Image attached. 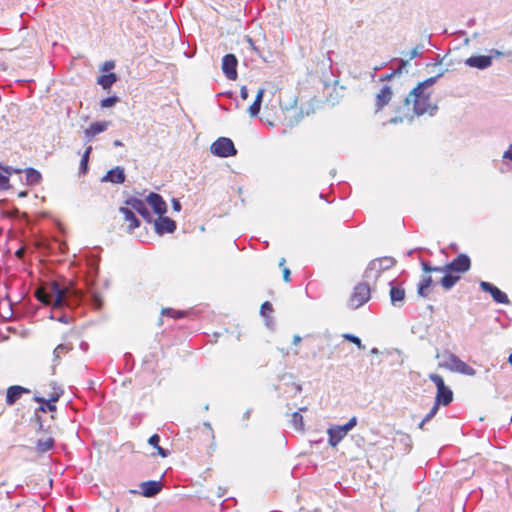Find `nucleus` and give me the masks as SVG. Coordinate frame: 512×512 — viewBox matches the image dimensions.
I'll list each match as a JSON object with an SVG mask.
<instances>
[{
  "label": "nucleus",
  "mask_w": 512,
  "mask_h": 512,
  "mask_svg": "<svg viewBox=\"0 0 512 512\" xmlns=\"http://www.w3.org/2000/svg\"><path fill=\"white\" fill-rule=\"evenodd\" d=\"M442 75L443 74L440 73L420 82L405 98V106L408 107L412 103L413 112L417 116H421L425 113L433 115L437 106L431 104V92H429L428 89L432 87Z\"/></svg>",
  "instance_id": "1"
},
{
  "label": "nucleus",
  "mask_w": 512,
  "mask_h": 512,
  "mask_svg": "<svg viewBox=\"0 0 512 512\" xmlns=\"http://www.w3.org/2000/svg\"><path fill=\"white\" fill-rule=\"evenodd\" d=\"M67 294V288L61 287L59 283L54 281L46 288L38 290L36 292V297L40 302L46 305L62 307L67 303Z\"/></svg>",
  "instance_id": "2"
},
{
  "label": "nucleus",
  "mask_w": 512,
  "mask_h": 512,
  "mask_svg": "<svg viewBox=\"0 0 512 512\" xmlns=\"http://www.w3.org/2000/svg\"><path fill=\"white\" fill-rule=\"evenodd\" d=\"M442 361L439 363L440 367H443L451 372L474 376L476 374L475 369L462 361L457 355L451 352H444L442 354Z\"/></svg>",
  "instance_id": "3"
},
{
  "label": "nucleus",
  "mask_w": 512,
  "mask_h": 512,
  "mask_svg": "<svg viewBox=\"0 0 512 512\" xmlns=\"http://www.w3.org/2000/svg\"><path fill=\"white\" fill-rule=\"evenodd\" d=\"M395 264L392 257H381L372 260L366 268L363 277L369 280H376L383 271L390 269Z\"/></svg>",
  "instance_id": "4"
},
{
  "label": "nucleus",
  "mask_w": 512,
  "mask_h": 512,
  "mask_svg": "<svg viewBox=\"0 0 512 512\" xmlns=\"http://www.w3.org/2000/svg\"><path fill=\"white\" fill-rule=\"evenodd\" d=\"M429 379L437 388L434 402L440 406H448L453 401V391L445 385L443 378L439 374L431 373Z\"/></svg>",
  "instance_id": "5"
},
{
  "label": "nucleus",
  "mask_w": 512,
  "mask_h": 512,
  "mask_svg": "<svg viewBox=\"0 0 512 512\" xmlns=\"http://www.w3.org/2000/svg\"><path fill=\"white\" fill-rule=\"evenodd\" d=\"M371 297V289L368 283H358L349 298L348 305L352 309H358L369 301Z\"/></svg>",
  "instance_id": "6"
},
{
  "label": "nucleus",
  "mask_w": 512,
  "mask_h": 512,
  "mask_svg": "<svg viewBox=\"0 0 512 512\" xmlns=\"http://www.w3.org/2000/svg\"><path fill=\"white\" fill-rule=\"evenodd\" d=\"M210 150L213 155L221 158H228L237 154L233 141L227 137H219L212 143Z\"/></svg>",
  "instance_id": "7"
},
{
  "label": "nucleus",
  "mask_w": 512,
  "mask_h": 512,
  "mask_svg": "<svg viewBox=\"0 0 512 512\" xmlns=\"http://www.w3.org/2000/svg\"><path fill=\"white\" fill-rule=\"evenodd\" d=\"M124 203L126 206L131 207L133 211H136L146 222H153L152 214L143 200L136 197H129Z\"/></svg>",
  "instance_id": "8"
},
{
  "label": "nucleus",
  "mask_w": 512,
  "mask_h": 512,
  "mask_svg": "<svg viewBox=\"0 0 512 512\" xmlns=\"http://www.w3.org/2000/svg\"><path fill=\"white\" fill-rule=\"evenodd\" d=\"M471 267V260L466 254H459L451 262L446 264L448 272L462 274L467 272Z\"/></svg>",
  "instance_id": "9"
},
{
  "label": "nucleus",
  "mask_w": 512,
  "mask_h": 512,
  "mask_svg": "<svg viewBox=\"0 0 512 512\" xmlns=\"http://www.w3.org/2000/svg\"><path fill=\"white\" fill-rule=\"evenodd\" d=\"M237 65L238 60L234 54H226L222 58V71L227 79L236 80L237 79Z\"/></svg>",
  "instance_id": "10"
},
{
  "label": "nucleus",
  "mask_w": 512,
  "mask_h": 512,
  "mask_svg": "<svg viewBox=\"0 0 512 512\" xmlns=\"http://www.w3.org/2000/svg\"><path fill=\"white\" fill-rule=\"evenodd\" d=\"M480 288L483 291L490 293L491 297L496 303L506 305L510 304V300L507 294L501 291L498 287L494 286L493 284L486 281H481Z\"/></svg>",
  "instance_id": "11"
},
{
  "label": "nucleus",
  "mask_w": 512,
  "mask_h": 512,
  "mask_svg": "<svg viewBox=\"0 0 512 512\" xmlns=\"http://www.w3.org/2000/svg\"><path fill=\"white\" fill-rule=\"evenodd\" d=\"M154 228L158 235L173 233L176 230V222L171 218L162 215L154 220Z\"/></svg>",
  "instance_id": "12"
},
{
  "label": "nucleus",
  "mask_w": 512,
  "mask_h": 512,
  "mask_svg": "<svg viewBox=\"0 0 512 512\" xmlns=\"http://www.w3.org/2000/svg\"><path fill=\"white\" fill-rule=\"evenodd\" d=\"M493 56L472 55L465 60V64L472 68L484 70L492 65Z\"/></svg>",
  "instance_id": "13"
},
{
  "label": "nucleus",
  "mask_w": 512,
  "mask_h": 512,
  "mask_svg": "<svg viewBox=\"0 0 512 512\" xmlns=\"http://www.w3.org/2000/svg\"><path fill=\"white\" fill-rule=\"evenodd\" d=\"M126 180L125 170L121 166H116L107 171L101 178V182H110L112 184H123Z\"/></svg>",
  "instance_id": "14"
},
{
  "label": "nucleus",
  "mask_w": 512,
  "mask_h": 512,
  "mask_svg": "<svg viewBox=\"0 0 512 512\" xmlns=\"http://www.w3.org/2000/svg\"><path fill=\"white\" fill-rule=\"evenodd\" d=\"M146 201L148 204L152 207L154 212L158 214L159 216H162L167 211V205L162 196L158 193L151 192L147 198Z\"/></svg>",
  "instance_id": "15"
},
{
  "label": "nucleus",
  "mask_w": 512,
  "mask_h": 512,
  "mask_svg": "<svg viewBox=\"0 0 512 512\" xmlns=\"http://www.w3.org/2000/svg\"><path fill=\"white\" fill-rule=\"evenodd\" d=\"M108 126H109L108 121H98V122L92 123L84 131L85 142L86 143L91 142L97 134H100V133L106 131Z\"/></svg>",
  "instance_id": "16"
},
{
  "label": "nucleus",
  "mask_w": 512,
  "mask_h": 512,
  "mask_svg": "<svg viewBox=\"0 0 512 512\" xmlns=\"http://www.w3.org/2000/svg\"><path fill=\"white\" fill-rule=\"evenodd\" d=\"M28 393H30L29 389L19 385H12L7 389L5 401L7 405L12 406L22 397L23 394Z\"/></svg>",
  "instance_id": "17"
},
{
  "label": "nucleus",
  "mask_w": 512,
  "mask_h": 512,
  "mask_svg": "<svg viewBox=\"0 0 512 512\" xmlns=\"http://www.w3.org/2000/svg\"><path fill=\"white\" fill-rule=\"evenodd\" d=\"M141 494L144 497L152 498L159 494L162 490V483L160 481H145L140 484Z\"/></svg>",
  "instance_id": "18"
},
{
  "label": "nucleus",
  "mask_w": 512,
  "mask_h": 512,
  "mask_svg": "<svg viewBox=\"0 0 512 512\" xmlns=\"http://www.w3.org/2000/svg\"><path fill=\"white\" fill-rule=\"evenodd\" d=\"M392 98V89L389 85H384L376 95V111H380L386 106Z\"/></svg>",
  "instance_id": "19"
},
{
  "label": "nucleus",
  "mask_w": 512,
  "mask_h": 512,
  "mask_svg": "<svg viewBox=\"0 0 512 512\" xmlns=\"http://www.w3.org/2000/svg\"><path fill=\"white\" fill-rule=\"evenodd\" d=\"M119 212L123 215L124 220L129 223L128 230L132 232L140 226V221L136 217L131 207H120Z\"/></svg>",
  "instance_id": "20"
},
{
  "label": "nucleus",
  "mask_w": 512,
  "mask_h": 512,
  "mask_svg": "<svg viewBox=\"0 0 512 512\" xmlns=\"http://www.w3.org/2000/svg\"><path fill=\"white\" fill-rule=\"evenodd\" d=\"M328 442L332 447H336L346 436L339 425L332 426L328 429Z\"/></svg>",
  "instance_id": "21"
},
{
  "label": "nucleus",
  "mask_w": 512,
  "mask_h": 512,
  "mask_svg": "<svg viewBox=\"0 0 512 512\" xmlns=\"http://www.w3.org/2000/svg\"><path fill=\"white\" fill-rule=\"evenodd\" d=\"M20 169H14L12 167H3L0 165V190H6L9 188V177L13 173H20Z\"/></svg>",
  "instance_id": "22"
},
{
  "label": "nucleus",
  "mask_w": 512,
  "mask_h": 512,
  "mask_svg": "<svg viewBox=\"0 0 512 512\" xmlns=\"http://www.w3.org/2000/svg\"><path fill=\"white\" fill-rule=\"evenodd\" d=\"M21 172H24L25 173V178H26V184L27 185H30V186H35L37 184L40 183L41 179H42V176H41V173L32 168V167H29V168H26L24 170L20 169Z\"/></svg>",
  "instance_id": "23"
},
{
  "label": "nucleus",
  "mask_w": 512,
  "mask_h": 512,
  "mask_svg": "<svg viewBox=\"0 0 512 512\" xmlns=\"http://www.w3.org/2000/svg\"><path fill=\"white\" fill-rule=\"evenodd\" d=\"M62 391L60 392H54L50 395V397L48 399H45L43 397H38L36 396L34 398V400L38 403H41V404H47L48 405V411H56V405H55V402H57L59 400V398L61 397L62 395Z\"/></svg>",
  "instance_id": "24"
},
{
  "label": "nucleus",
  "mask_w": 512,
  "mask_h": 512,
  "mask_svg": "<svg viewBox=\"0 0 512 512\" xmlns=\"http://www.w3.org/2000/svg\"><path fill=\"white\" fill-rule=\"evenodd\" d=\"M394 442L403 446L404 452H409L412 448V438L409 434L397 432Z\"/></svg>",
  "instance_id": "25"
},
{
  "label": "nucleus",
  "mask_w": 512,
  "mask_h": 512,
  "mask_svg": "<svg viewBox=\"0 0 512 512\" xmlns=\"http://www.w3.org/2000/svg\"><path fill=\"white\" fill-rule=\"evenodd\" d=\"M459 280L460 275H455V273L452 272H446L441 278L440 284L445 290H450Z\"/></svg>",
  "instance_id": "26"
},
{
  "label": "nucleus",
  "mask_w": 512,
  "mask_h": 512,
  "mask_svg": "<svg viewBox=\"0 0 512 512\" xmlns=\"http://www.w3.org/2000/svg\"><path fill=\"white\" fill-rule=\"evenodd\" d=\"M55 440L52 437L39 439L36 443V450L39 453H46L53 449Z\"/></svg>",
  "instance_id": "27"
},
{
  "label": "nucleus",
  "mask_w": 512,
  "mask_h": 512,
  "mask_svg": "<svg viewBox=\"0 0 512 512\" xmlns=\"http://www.w3.org/2000/svg\"><path fill=\"white\" fill-rule=\"evenodd\" d=\"M116 81L117 76L115 73L103 74L98 78V84L105 90L110 89Z\"/></svg>",
  "instance_id": "28"
},
{
  "label": "nucleus",
  "mask_w": 512,
  "mask_h": 512,
  "mask_svg": "<svg viewBox=\"0 0 512 512\" xmlns=\"http://www.w3.org/2000/svg\"><path fill=\"white\" fill-rule=\"evenodd\" d=\"M405 298V290L401 287L391 286L390 288V299L393 305H397L398 302H403Z\"/></svg>",
  "instance_id": "29"
},
{
  "label": "nucleus",
  "mask_w": 512,
  "mask_h": 512,
  "mask_svg": "<svg viewBox=\"0 0 512 512\" xmlns=\"http://www.w3.org/2000/svg\"><path fill=\"white\" fill-rule=\"evenodd\" d=\"M159 442H160V436L158 434H153L152 436H150V438L148 440L149 445H151L154 448H156L158 454L161 457L165 458V457L168 456L169 451L164 449V448H162L161 446H159Z\"/></svg>",
  "instance_id": "30"
},
{
  "label": "nucleus",
  "mask_w": 512,
  "mask_h": 512,
  "mask_svg": "<svg viewBox=\"0 0 512 512\" xmlns=\"http://www.w3.org/2000/svg\"><path fill=\"white\" fill-rule=\"evenodd\" d=\"M91 151H92V146H88L82 155V158L80 161V168H79L81 174H85L88 171V161H89V155H90Z\"/></svg>",
  "instance_id": "31"
},
{
  "label": "nucleus",
  "mask_w": 512,
  "mask_h": 512,
  "mask_svg": "<svg viewBox=\"0 0 512 512\" xmlns=\"http://www.w3.org/2000/svg\"><path fill=\"white\" fill-rule=\"evenodd\" d=\"M187 313V311L175 310L173 308H165L162 310V315L171 317L173 319L183 318Z\"/></svg>",
  "instance_id": "32"
},
{
  "label": "nucleus",
  "mask_w": 512,
  "mask_h": 512,
  "mask_svg": "<svg viewBox=\"0 0 512 512\" xmlns=\"http://www.w3.org/2000/svg\"><path fill=\"white\" fill-rule=\"evenodd\" d=\"M291 422L296 430L304 429L303 416L299 412H294L292 414Z\"/></svg>",
  "instance_id": "33"
},
{
  "label": "nucleus",
  "mask_w": 512,
  "mask_h": 512,
  "mask_svg": "<svg viewBox=\"0 0 512 512\" xmlns=\"http://www.w3.org/2000/svg\"><path fill=\"white\" fill-rule=\"evenodd\" d=\"M273 312L272 304L269 301H265L261 305L260 314L264 318H269V315Z\"/></svg>",
  "instance_id": "34"
},
{
  "label": "nucleus",
  "mask_w": 512,
  "mask_h": 512,
  "mask_svg": "<svg viewBox=\"0 0 512 512\" xmlns=\"http://www.w3.org/2000/svg\"><path fill=\"white\" fill-rule=\"evenodd\" d=\"M357 425V418L352 417L346 424L339 425V427L343 430V432L347 435V433L352 430Z\"/></svg>",
  "instance_id": "35"
},
{
  "label": "nucleus",
  "mask_w": 512,
  "mask_h": 512,
  "mask_svg": "<svg viewBox=\"0 0 512 512\" xmlns=\"http://www.w3.org/2000/svg\"><path fill=\"white\" fill-rule=\"evenodd\" d=\"M118 102L117 96H110L101 100V107L109 108L114 106Z\"/></svg>",
  "instance_id": "36"
},
{
  "label": "nucleus",
  "mask_w": 512,
  "mask_h": 512,
  "mask_svg": "<svg viewBox=\"0 0 512 512\" xmlns=\"http://www.w3.org/2000/svg\"><path fill=\"white\" fill-rule=\"evenodd\" d=\"M70 350V348L65 345V344H59L55 349H54V358L56 360H58L60 358V355L63 354V353H66Z\"/></svg>",
  "instance_id": "37"
},
{
  "label": "nucleus",
  "mask_w": 512,
  "mask_h": 512,
  "mask_svg": "<svg viewBox=\"0 0 512 512\" xmlns=\"http://www.w3.org/2000/svg\"><path fill=\"white\" fill-rule=\"evenodd\" d=\"M260 109H261V104L259 102H253L249 109H248V112L250 114L251 117H256L258 116L259 112H260Z\"/></svg>",
  "instance_id": "38"
},
{
  "label": "nucleus",
  "mask_w": 512,
  "mask_h": 512,
  "mask_svg": "<svg viewBox=\"0 0 512 512\" xmlns=\"http://www.w3.org/2000/svg\"><path fill=\"white\" fill-rule=\"evenodd\" d=\"M440 405L434 402L430 411L424 417V422H429L438 412Z\"/></svg>",
  "instance_id": "39"
},
{
  "label": "nucleus",
  "mask_w": 512,
  "mask_h": 512,
  "mask_svg": "<svg viewBox=\"0 0 512 512\" xmlns=\"http://www.w3.org/2000/svg\"><path fill=\"white\" fill-rule=\"evenodd\" d=\"M345 338L348 339L349 341H351L352 343L356 344L358 346V348H364V346L362 345V342H361V339L353 334H346L345 335Z\"/></svg>",
  "instance_id": "40"
},
{
  "label": "nucleus",
  "mask_w": 512,
  "mask_h": 512,
  "mask_svg": "<svg viewBox=\"0 0 512 512\" xmlns=\"http://www.w3.org/2000/svg\"><path fill=\"white\" fill-rule=\"evenodd\" d=\"M401 73V68H397L396 70L392 71L389 74L382 75L380 77L381 82L390 81L395 75H398Z\"/></svg>",
  "instance_id": "41"
},
{
  "label": "nucleus",
  "mask_w": 512,
  "mask_h": 512,
  "mask_svg": "<svg viewBox=\"0 0 512 512\" xmlns=\"http://www.w3.org/2000/svg\"><path fill=\"white\" fill-rule=\"evenodd\" d=\"M423 46H416L409 53V60L420 57L422 55Z\"/></svg>",
  "instance_id": "42"
},
{
  "label": "nucleus",
  "mask_w": 512,
  "mask_h": 512,
  "mask_svg": "<svg viewBox=\"0 0 512 512\" xmlns=\"http://www.w3.org/2000/svg\"><path fill=\"white\" fill-rule=\"evenodd\" d=\"M432 277L431 276H424L421 281L419 282L420 285H423L424 287L429 288L432 285Z\"/></svg>",
  "instance_id": "43"
},
{
  "label": "nucleus",
  "mask_w": 512,
  "mask_h": 512,
  "mask_svg": "<svg viewBox=\"0 0 512 512\" xmlns=\"http://www.w3.org/2000/svg\"><path fill=\"white\" fill-rule=\"evenodd\" d=\"M502 158L504 160H510L512 161V143L508 146L507 150L504 151Z\"/></svg>",
  "instance_id": "44"
},
{
  "label": "nucleus",
  "mask_w": 512,
  "mask_h": 512,
  "mask_svg": "<svg viewBox=\"0 0 512 512\" xmlns=\"http://www.w3.org/2000/svg\"><path fill=\"white\" fill-rule=\"evenodd\" d=\"M427 290H428L427 287H424L423 285L418 284L417 293L420 297H424V298L427 297L428 296Z\"/></svg>",
  "instance_id": "45"
},
{
  "label": "nucleus",
  "mask_w": 512,
  "mask_h": 512,
  "mask_svg": "<svg viewBox=\"0 0 512 512\" xmlns=\"http://www.w3.org/2000/svg\"><path fill=\"white\" fill-rule=\"evenodd\" d=\"M422 270L426 273L432 272V265L429 262L421 261Z\"/></svg>",
  "instance_id": "46"
},
{
  "label": "nucleus",
  "mask_w": 512,
  "mask_h": 512,
  "mask_svg": "<svg viewBox=\"0 0 512 512\" xmlns=\"http://www.w3.org/2000/svg\"><path fill=\"white\" fill-rule=\"evenodd\" d=\"M93 304L97 309H100L102 307V299L99 295H93Z\"/></svg>",
  "instance_id": "47"
},
{
  "label": "nucleus",
  "mask_w": 512,
  "mask_h": 512,
  "mask_svg": "<svg viewBox=\"0 0 512 512\" xmlns=\"http://www.w3.org/2000/svg\"><path fill=\"white\" fill-rule=\"evenodd\" d=\"M265 90L263 88H260L256 94L255 102L262 103L263 96H264Z\"/></svg>",
  "instance_id": "48"
},
{
  "label": "nucleus",
  "mask_w": 512,
  "mask_h": 512,
  "mask_svg": "<svg viewBox=\"0 0 512 512\" xmlns=\"http://www.w3.org/2000/svg\"><path fill=\"white\" fill-rule=\"evenodd\" d=\"M432 272L446 273L448 269H446V264L444 266H432Z\"/></svg>",
  "instance_id": "49"
},
{
  "label": "nucleus",
  "mask_w": 512,
  "mask_h": 512,
  "mask_svg": "<svg viewBox=\"0 0 512 512\" xmlns=\"http://www.w3.org/2000/svg\"><path fill=\"white\" fill-rule=\"evenodd\" d=\"M115 66L114 62L113 61H106L102 67V70L103 71H108V70H111L113 69Z\"/></svg>",
  "instance_id": "50"
},
{
  "label": "nucleus",
  "mask_w": 512,
  "mask_h": 512,
  "mask_svg": "<svg viewBox=\"0 0 512 512\" xmlns=\"http://www.w3.org/2000/svg\"><path fill=\"white\" fill-rule=\"evenodd\" d=\"M204 427L208 429V432H209V436L211 437V439L214 441L215 440V436H214V433H213V429H212V426L209 422H204Z\"/></svg>",
  "instance_id": "51"
},
{
  "label": "nucleus",
  "mask_w": 512,
  "mask_h": 512,
  "mask_svg": "<svg viewBox=\"0 0 512 512\" xmlns=\"http://www.w3.org/2000/svg\"><path fill=\"white\" fill-rule=\"evenodd\" d=\"M172 207L175 211L179 212L181 210V203L178 199L172 200Z\"/></svg>",
  "instance_id": "52"
},
{
  "label": "nucleus",
  "mask_w": 512,
  "mask_h": 512,
  "mask_svg": "<svg viewBox=\"0 0 512 512\" xmlns=\"http://www.w3.org/2000/svg\"><path fill=\"white\" fill-rule=\"evenodd\" d=\"M240 96L243 100H246L248 98V89L246 86H242L240 89Z\"/></svg>",
  "instance_id": "53"
},
{
  "label": "nucleus",
  "mask_w": 512,
  "mask_h": 512,
  "mask_svg": "<svg viewBox=\"0 0 512 512\" xmlns=\"http://www.w3.org/2000/svg\"><path fill=\"white\" fill-rule=\"evenodd\" d=\"M246 42L248 43L249 48H250L251 50L256 51V52L258 51L257 47L255 46V42L253 41V39H252V38L247 37V38H246Z\"/></svg>",
  "instance_id": "54"
},
{
  "label": "nucleus",
  "mask_w": 512,
  "mask_h": 512,
  "mask_svg": "<svg viewBox=\"0 0 512 512\" xmlns=\"http://www.w3.org/2000/svg\"><path fill=\"white\" fill-rule=\"evenodd\" d=\"M283 278L286 282L290 281V270L287 267L283 269Z\"/></svg>",
  "instance_id": "55"
},
{
  "label": "nucleus",
  "mask_w": 512,
  "mask_h": 512,
  "mask_svg": "<svg viewBox=\"0 0 512 512\" xmlns=\"http://www.w3.org/2000/svg\"><path fill=\"white\" fill-rule=\"evenodd\" d=\"M502 55H503V53L501 51H499L497 49H491L489 56H493V58H496V57H500Z\"/></svg>",
  "instance_id": "56"
},
{
  "label": "nucleus",
  "mask_w": 512,
  "mask_h": 512,
  "mask_svg": "<svg viewBox=\"0 0 512 512\" xmlns=\"http://www.w3.org/2000/svg\"><path fill=\"white\" fill-rule=\"evenodd\" d=\"M409 59L407 60H404V59H399L398 62H399V67L398 68H401V71L409 64Z\"/></svg>",
  "instance_id": "57"
},
{
  "label": "nucleus",
  "mask_w": 512,
  "mask_h": 512,
  "mask_svg": "<svg viewBox=\"0 0 512 512\" xmlns=\"http://www.w3.org/2000/svg\"><path fill=\"white\" fill-rule=\"evenodd\" d=\"M404 118L403 117H393L389 120V123L391 124H397V123H400V122H403Z\"/></svg>",
  "instance_id": "58"
},
{
  "label": "nucleus",
  "mask_w": 512,
  "mask_h": 512,
  "mask_svg": "<svg viewBox=\"0 0 512 512\" xmlns=\"http://www.w3.org/2000/svg\"><path fill=\"white\" fill-rule=\"evenodd\" d=\"M302 338L299 335H294L293 337V343L295 345L299 344L301 342Z\"/></svg>",
  "instance_id": "59"
},
{
  "label": "nucleus",
  "mask_w": 512,
  "mask_h": 512,
  "mask_svg": "<svg viewBox=\"0 0 512 512\" xmlns=\"http://www.w3.org/2000/svg\"><path fill=\"white\" fill-rule=\"evenodd\" d=\"M39 411L41 412H46L48 410V405L47 404H41V406L38 408Z\"/></svg>",
  "instance_id": "60"
},
{
  "label": "nucleus",
  "mask_w": 512,
  "mask_h": 512,
  "mask_svg": "<svg viewBox=\"0 0 512 512\" xmlns=\"http://www.w3.org/2000/svg\"><path fill=\"white\" fill-rule=\"evenodd\" d=\"M251 412H252V410H251V409H248V410L244 413L243 418H244L245 420H248V419L250 418Z\"/></svg>",
  "instance_id": "61"
},
{
  "label": "nucleus",
  "mask_w": 512,
  "mask_h": 512,
  "mask_svg": "<svg viewBox=\"0 0 512 512\" xmlns=\"http://www.w3.org/2000/svg\"><path fill=\"white\" fill-rule=\"evenodd\" d=\"M122 145H123V144H122V142H121L120 140H115V141H114V146H116V147H120V146H122Z\"/></svg>",
  "instance_id": "62"
},
{
  "label": "nucleus",
  "mask_w": 512,
  "mask_h": 512,
  "mask_svg": "<svg viewBox=\"0 0 512 512\" xmlns=\"http://www.w3.org/2000/svg\"><path fill=\"white\" fill-rule=\"evenodd\" d=\"M427 422H424V418L422 419V421L419 423V428L420 429H424V425L426 424Z\"/></svg>",
  "instance_id": "63"
},
{
  "label": "nucleus",
  "mask_w": 512,
  "mask_h": 512,
  "mask_svg": "<svg viewBox=\"0 0 512 512\" xmlns=\"http://www.w3.org/2000/svg\"><path fill=\"white\" fill-rule=\"evenodd\" d=\"M59 321L64 322V323H68V317L63 316V317H61V318L59 319Z\"/></svg>",
  "instance_id": "64"
}]
</instances>
